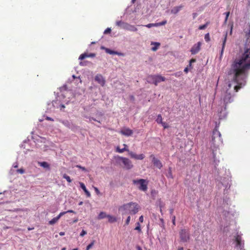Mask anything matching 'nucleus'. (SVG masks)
<instances>
[{
  "mask_svg": "<svg viewBox=\"0 0 250 250\" xmlns=\"http://www.w3.org/2000/svg\"><path fill=\"white\" fill-rule=\"evenodd\" d=\"M232 62L228 71L229 82L226 87V91L224 98L225 106L233 101L235 93L246 85V80L250 70H245L242 66H237L233 68Z\"/></svg>",
  "mask_w": 250,
  "mask_h": 250,
  "instance_id": "nucleus-1",
  "label": "nucleus"
},
{
  "mask_svg": "<svg viewBox=\"0 0 250 250\" xmlns=\"http://www.w3.org/2000/svg\"><path fill=\"white\" fill-rule=\"evenodd\" d=\"M246 36L244 52L236 56L233 62V68L242 66L244 70H250V29Z\"/></svg>",
  "mask_w": 250,
  "mask_h": 250,
  "instance_id": "nucleus-2",
  "label": "nucleus"
},
{
  "mask_svg": "<svg viewBox=\"0 0 250 250\" xmlns=\"http://www.w3.org/2000/svg\"><path fill=\"white\" fill-rule=\"evenodd\" d=\"M223 144V140L221 138V133L219 131L218 126H216L212 132L211 137V145L213 146L215 149L212 150V156L215 168L219 163V157H217V148L222 145Z\"/></svg>",
  "mask_w": 250,
  "mask_h": 250,
  "instance_id": "nucleus-3",
  "label": "nucleus"
},
{
  "mask_svg": "<svg viewBox=\"0 0 250 250\" xmlns=\"http://www.w3.org/2000/svg\"><path fill=\"white\" fill-rule=\"evenodd\" d=\"M139 209V206L137 203L130 202L126 204H124L122 206L119 207L118 210L122 215H134L138 212Z\"/></svg>",
  "mask_w": 250,
  "mask_h": 250,
  "instance_id": "nucleus-4",
  "label": "nucleus"
},
{
  "mask_svg": "<svg viewBox=\"0 0 250 250\" xmlns=\"http://www.w3.org/2000/svg\"><path fill=\"white\" fill-rule=\"evenodd\" d=\"M116 161L118 164L126 169H130L133 167L131 161L128 158L121 156H117L116 158Z\"/></svg>",
  "mask_w": 250,
  "mask_h": 250,
  "instance_id": "nucleus-5",
  "label": "nucleus"
},
{
  "mask_svg": "<svg viewBox=\"0 0 250 250\" xmlns=\"http://www.w3.org/2000/svg\"><path fill=\"white\" fill-rule=\"evenodd\" d=\"M166 80V78L160 75H151L148 77V82L153 83L157 85L158 83L164 82Z\"/></svg>",
  "mask_w": 250,
  "mask_h": 250,
  "instance_id": "nucleus-6",
  "label": "nucleus"
},
{
  "mask_svg": "<svg viewBox=\"0 0 250 250\" xmlns=\"http://www.w3.org/2000/svg\"><path fill=\"white\" fill-rule=\"evenodd\" d=\"M179 236L181 241L182 242H187L190 239V233L189 230L187 229H182L179 231Z\"/></svg>",
  "mask_w": 250,
  "mask_h": 250,
  "instance_id": "nucleus-7",
  "label": "nucleus"
},
{
  "mask_svg": "<svg viewBox=\"0 0 250 250\" xmlns=\"http://www.w3.org/2000/svg\"><path fill=\"white\" fill-rule=\"evenodd\" d=\"M133 183L134 185H139V189L142 191H146L147 189V182L146 180L140 179L139 180H133Z\"/></svg>",
  "mask_w": 250,
  "mask_h": 250,
  "instance_id": "nucleus-8",
  "label": "nucleus"
},
{
  "mask_svg": "<svg viewBox=\"0 0 250 250\" xmlns=\"http://www.w3.org/2000/svg\"><path fill=\"white\" fill-rule=\"evenodd\" d=\"M235 241L238 250H245L244 249V243L241 240V237L240 235H237L235 238Z\"/></svg>",
  "mask_w": 250,
  "mask_h": 250,
  "instance_id": "nucleus-9",
  "label": "nucleus"
},
{
  "mask_svg": "<svg viewBox=\"0 0 250 250\" xmlns=\"http://www.w3.org/2000/svg\"><path fill=\"white\" fill-rule=\"evenodd\" d=\"M60 123L63 124L64 126L67 127V128L71 129L72 130L74 131L77 129V126L73 124L71 122L69 121L68 120H60Z\"/></svg>",
  "mask_w": 250,
  "mask_h": 250,
  "instance_id": "nucleus-10",
  "label": "nucleus"
},
{
  "mask_svg": "<svg viewBox=\"0 0 250 250\" xmlns=\"http://www.w3.org/2000/svg\"><path fill=\"white\" fill-rule=\"evenodd\" d=\"M230 180L229 178H224L222 179V181L221 182V184L222 186L225 187V189H224V194L227 193L228 189L230 187V184L229 183Z\"/></svg>",
  "mask_w": 250,
  "mask_h": 250,
  "instance_id": "nucleus-11",
  "label": "nucleus"
},
{
  "mask_svg": "<svg viewBox=\"0 0 250 250\" xmlns=\"http://www.w3.org/2000/svg\"><path fill=\"white\" fill-rule=\"evenodd\" d=\"M201 42H199L193 45L190 49V52L192 55L197 54L200 50Z\"/></svg>",
  "mask_w": 250,
  "mask_h": 250,
  "instance_id": "nucleus-12",
  "label": "nucleus"
},
{
  "mask_svg": "<svg viewBox=\"0 0 250 250\" xmlns=\"http://www.w3.org/2000/svg\"><path fill=\"white\" fill-rule=\"evenodd\" d=\"M95 81L97 82L98 83L101 85L102 86H104L105 84V81L103 76L101 74H97L95 77Z\"/></svg>",
  "mask_w": 250,
  "mask_h": 250,
  "instance_id": "nucleus-13",
  "label": "nucleus"
},
{
  "mask_svg": "<svg viewBox=\"0 0 250 250\" xmlns=\"http://www.w3.org/2000/svg\"><path fill=\"white\" fill-rule=\"evenodd\" d=\"M150 157L152 158V162L153 163L154 166L159 169L163 167V165L160 161L157 158H155L153 155H151Z\"/></svg>",
  "mask_w": 250,
  "mask_h": 250,
  "instance_id": "nucleus-14",
  "label": "nucleus"
},
{
  "mask_svg": "<svg viewBox=\"0 0 250 250\" xmlns=\"http://www.w3.org/2000/svg\"><path fill=\"white\" fill-rule=\"evenodd\" d=\"M128 152L131 158L136 160H143L145 158V156L143 154L137 155L135 153L133 152L132 151H130L129 150Z\"/></svg>",
  "mask_w": 250,
  "mask_h": 250,
  "instance_id": "nucleus-15",
  "label": "nucleus"
},
{
  "mask_svg": "<svg viewBox=\"0 0 250 250\" xmlns=\"http://www.w3.org/2000/svg\"><path fill=\"white\" fill-rule=\"evenodd\" d=\"M128 23L124 22L122 21H118L116 22V25L119 27L120 28L126 30Z\"/></svg>",
  "mask_w": 250,
  "mask_h": 250,
  "instance_id": "nucleus-16",
  "label": "nucleus"
},
{
  "mask_svg": "<svg viewBox=\"0 0 250 250\" xmlns=\"http://www.w3.org/2000/svg\"><path fill=\"white\" fill-rule=\"evenodd\" d=\"M121 133L126 136H130L133 134V131L128 128H125L121 131Z\"/></svg>",
  "mask_w": 250,
  "mask_h": 250,
  "instance_id": "nucleus-17",
  "label": "nucleus"
},
{
  "mask_svg": "<svg viewBox=\"0 0 250 250\" xmlns=\"http://www.w3.org/2000/svg\"><path fill=\"white\" fill-rule=\"evenodd\" d=\"M80 186L81 188L83 190L85 194L86 195L87 197H90L91 196V194L90 192L87 189L84 184L82 182H80Z\"/></svg>",
  "mask_w": 250,
  "mask_h": 250,
  "instance_id": "nucleus-18",
  "label": "nucleus"
},
{
  "mask_svg": "<svg viewBox=\"0 0 250 250\" xmlns=\"http://www.w3.org/2000/svg\"><path fill=\"white\" fill-rule=\"evenodd\" d=\"M227 33H226V34L225 35V37H224V40L223 41L222 49H221V52H220V57H222V56L223 55V52H224V49H225V45H226V41H227Z\"/></svg>",
  "mask_w": 250,
  "mask_h": 250,
  "instance_id": "nucleus-19",
  "label": "nucleus"
},
{
  "mask_svg": "<svg viewBox=\"0 0 250 250\" xmlns=\"http://www.w3.org/2000/svg\"><path fill=\"white\" fill-rule=\"evenodd\" d=\"M183 7V6L182 5L178 6H175L171 9V13L174 14H176L178 13Z\"/></svg>",
  "mask_w": 250,
  "mask_h": 250,
  "instance_id": "nucleus-20",
  "label": "nucleus"
},
{
  "mask_svg": "<svg viewBox=\"0 0 250 250\" xmlns=\"http://www.w3.org/2000/svg\"><path fill=\"white\" fill-rule=\"evenodd\" d=\"M105 52L106 53L109 54L110 55H120L121 54V53H119V52H118L117 51H114V50H111V49H110L109 48L106 49Z\"/></svg>",
  "mask_w": 250,
  "mask_h": 250,
  "instance_id": "nucleus-21",
  "label": "nucleus"
},
{
  "mask_svg": "<svg viewBox=\"0 0 250 250\" xmlns=\"http://www.w3.org/2000/svg\"><path fill=\"white\" fill-rule=\"evenodd\" d=\"M126 30L134 32L137 31V28L134 25L128 23Z\"/></svg>",
  "mask_w": 250,
  "mask_h": 250,
  "instance_id": "nucleus-22",
  "label": "nucleus"
},
{
  "mask_svg": "<svg viewBox=\"0 0 250 250\" xmlns=\"http://www.w3.org/2000/svg\"><path fill=\"white\" fill-rule=\"evenodd\" d=\"M124 146H125V147L123 148H120L118 146L117 147L116 149H117V151L119 152V153H123V152H124L125 151H127L128 152L129 151V150L127 149V145H125V144H124Z\"/></svg>",
  "mask_w": 250,
  "mask_h": 250,
  "instance_id": "nucleus-23",
  "label": "nucleus"
},
{
  "mask_svg": "<svg viewBox=\"0 0 250 250\" xmlns=\"http://www.w3.org/2000/svg\"><path fill=\"white\" fill-rule=\"evenodd\" d=\"M107 218H108V222L109 223H114V222H116V221H117V219L115 217L112 216L110 215H107Z\"/></svg>",
  "mask_w": 250,
  "mask_h": 250,
  "instance_id": "nucleus-24",
  "label": "nucleus"
},
{
  "mask_svg": "<svg viewBox=\"0 0 250 250\" xmlns=\"http://www.w3.org/2000/svg\"><path fill=\"white\" fill-rule=\"evenodd\" d=\"M151 44H155V46L151 48V50L155 51L158 49V47L160 45V43L157 42H152Z\"/></svg>",
  "mask_w": 250,
  "mask_h": 250,
  "instance_id": "nucleus-25",
  "label": "nucleus"
},
{
  "mask_svg": "<svg viewBox=\"0 0 250 250\" xmlns=\"http://www.w3.org/2000/svg\"><path fill=\"white\" fill-rule=\"evenodd\" d=\"M107 215L106 214L105 212L102 211L99 213L98 216V219L99 220H101L105 217H107Z\"/></svg>",
  "mask_w": 250,
  "mask_h": 250,
  "instance_id": "nucleus-26",
  "label": "nucleus"
},
{
  "mask_svg": "<svg viewBox=\"0 0 250 250\" xmlns=\"http://www.w3.org/2000/svg\"><path fill=\"white\" fill-rule=\"evenodd\" d=\"M166 176L168 178H171V179H173V176H172V168L169 167L168 168V172L166 174Z\"/></svg>",
  "mask_w": 250,
  "mask_h": 250,
  "instance_id": "nucleus-27",
  "label": "nucleus"
},
{
  "mask_svg": "<svg viewBox=\"0 0 250 250\" xmlns=\"http://www.w3.org/2000/svg\"><path fill=\"white\" fill-rule=\"evenodd\" d=\"M40 165L44 168L48 169H49L50 168L49 165L46 162H42L40 163Z\"/></svg>",
  "mask_w": 250,
  "mask_h": 250,
  "instance_id": "nucleus-28",
  "label": "nucleus"
},
{
  "mask_svg": "<svg viewBox=\"0 0 250 250\" xmlns=\"http://www.w3.org/2000/svg\"><path fill=\"white\" fill-rule=\"evenodd\" d=\"M59 218L57 216L53 218L49 222V224L51 225H53L55 224L58 220Z\"/></svg>",
  "mask_w": 250,
  "mask_h": 250,
  "instance_id": "nucleus-29",
  "label": "nucleus"
},
{
  "mask_svg": "<svg viewBox=\"0 0 250 250\" xmlns=\"http://www.w3.org/2000/svg\"><path fill=\"white\" fill-rule=\"evenodd\" d=\"M156 121L159 124H161V123H162V117L161 114L158 115Z\"/></svg>",
  "mask_w": 250,
  "mask_h": 250,
  "instance_id": "nucleus-30",
  "label": "nucleus"
},
{
  "mask_svg": "<svg viewBox=\"0 0 250 250\" xmlns=\"http://www.w3.org/2000/svg\"><path fill=\"white\" fill-rule=\"evenodd\" d=\"M208 24H209V22H207L205 24H204L203 25H200L198 27V29L199 30H204L207 28V27L208 26Z\"/></svg>",
  "mask_w": 250,
  "mask_h": 250,
  "instance_id": "nucleus-31",
  "label": "nucleus"
},
{
  "mask_svg": "<svg viewBox=\"0 0 250 250\" xmlns=\"http://www.w3.org/2000/svg\"><path fill=\"white\" fill-rule=\"evenodd\" d=\"M87 57H88V54L87 53H85L81 54L80 56L79 59L81 60H83Z\"/></svg>",
  "mask_w": 250,
  "mask_h": 250,
  "instance_id": "nucleus-32",
  "label": "nucleus"
},
{
  "mask_svg": "<svg viewBox=\"0 0 250 250\" xmlns=\"http://www.w3.org/2000/svg\"><path fill=\"white\" fill-rule=\"evenodd\" d=\"M63 178L65 179L66 181L69 183H70L72 181L70 177L66 174H63Z\"/></svg>",
  "mask_w": 250,
  "mask_h": 250,
  "instance_id": "nucleus-33",
  "label": "nucleus"
},
{
  "mask_svg": "<svg viewBox=\"0 0 250 250\" xmlns=\"http://www.w3.org/2000/svg\"><path fill=\"white\" fill-rule=\"evenodd\" d=\"M148 28H151L152 27H158L157 23H149L146 25Z\"/></svg>",
  "mask_w": 250,
  "mask_h": 250,
  "instance_id": "nucleus-34",
  "label": "nucleus"
},
{
  "mask_svg": "<svg viewBox=\"0 0 250 250\" xmlns=\"http://www.w3.org/2000/svg\"><path fill=\"white\" fill-rule=\"evenodd\" d=\"M95 243V241L93 240L86 247V250H89L92 248Z\"/></svg>",
  "mask_w": 250,
  "mask_h": 250,
  "instance_id": "nucleus-35",
  "label": "nucleus"
},
{
  "mask_svg": "<svg viewBox=\"0 0 250 250\" xmlns=\"http://www.w3.org/2000/svg\"><path fill=\"white\" fill-rule=\"evenodd\" d=\"M229 203L230 201L229 198H228L227 196L225 197V198L224 199L223 204H227V205H229Z\"/></svg>",
  "mask_w": 250,
  "mask_h": 250,
  "instance_id": "nucleus-36",
  "label": "nucleus"
},
{
  "mask_svg": "<svg viewBox=\"0 0 250 250\" xmlns=\"http://www.w3.org/2000/svg\"><path fill=\"white\" fill-rule=\"evenodd\" d=\"M205 40L206 42H208L210 41V37L209 33H207L205 35Z\"/></svg>",
  "mask_w": 250,
  "mask_h": 250,
  "instance_id": "nucleus-37",
  "label": "nucleus"
},
{
  "mask_svg": "<svg viewBox=\"0 0 250 250\" xmlns=\"http://www.w3.org/2000/svg\"><path fill=\"white\" fill-rule=\"evenodd\" d=\"M226 15V18L224 21V23L226 24L227 22L228 17L229 15V12H227L224 13Z\"/></svg>",
  "mask_w": 250,
  "mask_h": 250,
  "instance_id": "nucleus-38",
  "label": "nucleus"
},
{
  "mask_svg": "<svg viewBox=\"0 0 250 250\" xmlns=\"http://www.w3.org/2000/svg\"><path fill=\"white\" fill-rule=\"evenodd\" d=\"M136 225H137V226L135 227V229L139 231H141V229L140 224L139 222H137L136 223Z\"/></svg>",
  "mask_w": 250,
  "mask_h": 250,
  "instance_id": "nucleus-39",
  "label": "nucleus"
},
{
  "mask_svg": "<svg viewBox=\"0 0 250 250\" xmlns=\"http://www.w3.org/2000/svg\"><path fill=\"white\" fill-rule=\"evenodd\" d=\"M167 22V21L166 20H164L162 21V22H158L157 25L158 26L164 25H165Z\"/></svg>",
  "mask_w": 250,
  "mask_h": 250,
  "instance_id": "nucleus-40",
  "label": "nucleus"
},
{
  "mask_svg": "<svg viewBox=\"0 0 250 250\" xmlns=\"http://www.w3.org/2000/svg\"><path fill=\"white\" fill-rule=\"evenodd\" d=\"M161 124L162 125L164 128H167L169 127L168 124L165 122H163Z\"/></svg>",
  "mask_w": 250,
  "mask_h": 250,
  "instance_id": "nucleus-41",
  "label": "nucleus"
},
{
  "mask_svg": "<svg viewBox=\"0 0 250 250\" xmlns=\"http://www.w3.org/2000/svg\"><path fill=\"white\" fill-rule=\"evenodd\" d=\"M111 28H107L104 31V34H108V33H110V32H111Z\"/></svg>",
  "mask_w": 250,
  "mask_h": 250,
  "instance_id": "nucleus-42",
  "label": "nucleus"
},
{
  "mask_svg": "<svg viewBox=\"0 0 250 250\" xmlns=\"http://www.w3.org/2000/svg\"><path fill=\"white\" fill-rule=\"evenodd\" d=\"M17 172L18 173H20L21 174H23L25 172V170L23 168H20V169H18L17 170Z\"/></svg>",
  "mask_w": 250,
  "mask_h": 250,
  "instance_id": "nucleus-43",
  "label": "nucleus"
},
{
  "mask_svg": "<svg viewBox=\"0 0 250 250\" xmlns=\"http://www.w3.org/2000/svg\"><path fill=\"white\" fill-rule=\"evenodd\" d=\"M76 167H78V168H80L81 169H82L83 171H87L86 169L84 167H82L81 165H77Z\"/></svg>",
  "mask_w": 250,
  "mask_h": 250,
  "instance_id": "nucleus-44",
  "label": "nucleus"
},
{
  "mask_svg": "<svg viewBox=\"0 0 250 250\" xmlns=\"http://www.w3.org/2000/svg\"><path fill=\"white\" fill-rule=\"evenodd\" d=\"M87 233V232L84 230H82V231H81V232L80 233V235L82 237L84 235H85Z\"/></svg>",
  "mask_w": 250,
  "mask_h": 250,
  "instance_id": "nucleus-45",
  "label": "nucleus"
},
{
  "mask_svg": "<svg viewBox=\"0 0 250 250\" xmlns=\"http://www.w3.org/2000/svg\"><path fill=\"white\" fill-rule=\"evenodd\" d=\"M89 118V122H91L92 121H95V122H97L99 123H101L100 122L97 120H96V119L93 118V117H89L88 118Z\"/></svg>",
  "mask_w": 250,
  "mask_h": 250,
  "instance_id": "nucleus-46",
  "label": "nucleus"
},
{
  "mask_svg": "<svg viewBox=\"0 0 250 250\" xmlns=\"http://www.w3.org/2000/svg\"><path fill=\"white\" fill-rule=\"evenodd\" d=\"M66 213V211L62 212L57 216V217L60 219L62 216H63V215H64Z\"/></svg>",
  "mask_w": 250,
  "mask_h": 250,
  "instance_id": "nucleus-47",
  "label": "nucleus"
},
{
  "mask_svg": "<svg viewBox=\"0 0 250 250\" xmlns=\"http://www.w3.org/2000/svg\"><path fill=\"white\" fill-rule=\"evenodd\" d=\"M130 221V216H128L125 221V225H127L129 224Z\"/></svg>",
  "mask_w": 250,
  "mask_h": 250,
  "instance_id": "nucleus-48",
  "label": "nucleus"
},
{
  "mask_svg": "<svg viewBox=\"0 0 250 250\" xmlns=\"http://www.w3.org/2000/svg\"><path fill=\"white\" fill-rule=\"evenodd\" d=\"M87 62H85V61L81 62H80V65L81 66H85L87 65Z\"/></svg>",
  "mask_w": 250,
  "mask_h": 250,
  "instance_id": "nucleus-49",
  "label": "nucleus"
},
{
  "mask_svg": "<svg viewBox=\"0 0 250 250\" xmlns=\"http://www.w3.org/2000/svg\"><path fill=\"white\" fill-rule=\"evenodd\" d=\"M226 116V114H223L222 115V111H221L219 114V117L220 119H222L223 118H225Z\"/></svg>",
  "mask_w": 250,
  "mask_h": 250,
  "instance_id": "nucleus-50",
  "label": "nucleus"
},
{
  "mask_svg": "<svg viewBox=\"0 0 250 250\" xmlns=\"http://www.w3.org/2000/svg\"><path fill=\"white\" fill-rule=\"evenodd\" d=\"M94 190L96 192V193H97V194H98V195L101 194V192L97 188L94 187Z\"/></svg>",
  "mask_w": 250,
  "mask_h": 250,
  "instance_id": "nucleus-51",
  "label": "nucleus"
},
{
  "mask_svg": "<svg viewBox=\"0 0 250 250\" xmlns=\"http://www.w3.org/2000/svg\"><path fill=\"white\" fill-rule=\"evenodd\" d=\"M41 140V142H43L45 143V139L44 138L40 137V139L37 140V141H39V140Z\"/></svg>",
  "mask_w": 250,
  "mask_h": 250,
  "instance_id": "nucleus-52",
  "label": "nucleus"
},
{
  "mask_svg": "<svg viewBox=\"0 0 250 250\" xmlns=\"http://www.w3.org/2000/svg\"><path fill=\"white\" fill-rule=\"evenodd\" d=\"M172 223L174 225H175V216H173L172 217Z\"/></svg>",
  "mask_w": 250,
  "mask_h": 250,
  "instance_id": "nucleus-53",
  "label": "nucleus"
},
{
  "mask_svg": "<svg viewBox=\"0 0 250 250\" xmlns=\"http://www.w3.org/2000/svg\"><path fill=\"white\" fill-rule=\"evenodd\" d=\"M96 55L94 53H90L89 54H88V57H95Z\"/></svg>",
  "mask_w": 250,
  "mask_h": 250,
  "instance_id": "nucleus-54",
  "label": "nucleus"
},
{
  "mask_svg": "<svg viewBox=\"0 0 250 250\" xmlns=\"http://www.w3.org/2000/svg\"><path fill=\"white\" fill-rule=\"evenodd\" d=\"M139 221L141 223L143 222V221H144V217H143V216H141L140 217H139Z\"/></svg>",
  "mask_w": 250,
  "mask_h": 250,
  "instance_id": "nucleus-55",
  "label": "nucleus"
},
{
  "mask_svg": "<svg viewBox=\"0 0 250 250\" xmlns=\"http://www.w3.org/2000/svg\"><path fill=\"white\" fill-rule=\"evenodd\" d=\"M196 59H191L190 61H189V62L190 63H192L193 62H196Z\"/></svg>",
  "mask_w": 250,
  "mask_h": 250,
  "instance_id": "nucleus-56",
  "label": "nucleus"
},
{
  "mask_svg": "<svg viewBox=\"0 0 250 250\" xmlns=\"http://www.w3.org/2000/svg\"><path fill=\"white\" fill-rule=\"evenodd\" d=\"M188 71H189V68H188V67H186V68L184 69V71L185 73H188Z\"/></svg>",
  "mask_w": 250,
  "mask_h": 250,
  "instance_id": "nucleus-57",
  "label": "nucleus"
},
{
  "mask_svg": "<svg viewBox=\"0 0 250 250\" xmlns=\"http://www.w3.org/2000/svg\"><path fill=\"white\" fill-rule=\"evenodd\" d=\"M66 213H75L76 212L73 210H68L67 211H66Z\"/></svg>",
  "mask_w": 250,
  "mask_h": 250,
  "instance_id": "nucleus-58",
  "label": "nucleus"
},
{
  "mask_svg": "<svg viewBox=\"0 0 250 250\" xmlns=\"http://www.w3.org/2000/svg\"><path fill=\"white\" fill-rule=\"evenodd\" d=\"M136 248L137 250H143L141 247L139 245H137L136 246Z\"/></svg>",
  "mask_w": 250,
  "mask_h": 250,
  "instance_id": "nucleus-59",
  "label": "nucleus"
},
{
  "mask_svg": "<svg viewBox=\"0 0 250 250\" xmlns=\"http://www.w3.org/2000/svg\"><path fill=\"white\" fill-rule=\"evenodd\" d=\"M46 120H48V121H54V120L52 118H51V117H47L46 118Z\"/></svg>",
  "mask_w": 250,
  "mask_h": 250,
  "instance_id": "nucleus-60",
  "label": "nucleus"
},
{
  "mask_svg": "<svg viewBox=\"0 0 250 250\" xmlns=\"http://www.w3.org/2000/svg\"><path fill=\"white\" fill-rule=\"evenodd\" d=\"M13 167L15 168H17L18 167V165L17 163H14L13 165Z\"/></svg>",
  "mask_w": 250,
  "mask_h": 250,
  "instance_id": "nucleus-61",
  "label": "nucleus"
},
{
  "mask_svg": "<svg viewBox=\"0 0 250 250\" xmlns=\"http://www.w3.org/2000/svg\"><path fill=\"white\" fill-rule=\"evenodd\" d=\"M187 67H188V68H190V69L192 68V63H190V62H189V64Z\"/></svg>",
  "mask_w": 250,
  "mask_h": 250,
  "instance_id": "nucleus-62",
  "label": "nucleus"
},
{
  "mask_svg": "<svg viewBox=\"0 0 250 250\" xmlns=\"http://www.w3.org/2000/svg\"><path fill=\"white\" fill-rule=\"evenodd\" d=\"M60 235L63 236L65 234L64 232L61 231L59 233Z\"/></svg>",
  "mask_w": 250,
  "mask_h": 250,
  "instance_id": "nucleus-63",
  "label": "nucleus"
},
{
  "mask_svg": "<svg viewBox=\"0 0 250 250\" xmlns=\"http://www.w3.org/2000/svg\"><path fill=\"white\" fill-rule=\"evenodd\" d=\"M101 49H103V50H104L105 51L106 49H108V48H106L104 46H102L101 47Z\"/></svg>",
  "mask_w": 250,
  "mask_h": 250,
  "instance_id": "nucleus-64",
  "label": "nucleus"
}]
</instances>
